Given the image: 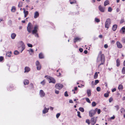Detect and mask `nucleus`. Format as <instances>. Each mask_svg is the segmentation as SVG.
Wrapping results in <instances>:
<instances>
[{
    "instance_id": "1",
    "label": "nucleus",
    "mask_w": 125,
    "mask_h": 125,
    "mask_svg": "<svg viewBox=\"0 0 125 125\" xmlns=\"http://www.w3.org/2000/svg\"><path fill=\"white\" fill-rule=\"evenodd\" d=\"M105 58L104 55L102 54L101 51H100L98 57L97 58V62L99 63V64L98 67H99L102 64H103L104 62Z\"/></svg>"
},
{
    "instance_id": "2",
    "label": "nucleus",
    "mask_w": 125,
    "mask_h": 125,
    "mask_svg": "<svg viewBox=\"0 0 125 125\" xmlns=\"http://www.w3.org/2000/svg\"><path fill=\"white\" fill-rule=\"evenodd\" d=\"M19 44V49L21 51V52H22L25 48V46L23 42L22 41L20 42Z\"/></svg>"
},
{
    "instance_id": "3",
    "label": "nucleus",
    "mask_w": 125,
    "mask_h": 125,
    "mask_svg": "<svg viewBox=\"0 0 125 125\" xmlns=\"http://www.w3.org/2000/svg\"><path fill=\"white\" fill-rule=\"evenodd\" d=\"M98 108H96L94 110H92L89 112V115L90 117H92L94 115L97 111Z\"/></svg>"
},
{
    "instance_id": "4",
    "label": "nucleus",
    "mask_w": 125,
    "mask_h": 125,
    "mask_svg": "<svg viewBox=\"0 0 125 125\" xmlns=\"http://www.w3.org/2000/svg\"><path fill=\"white\" fill-rule=\"evenodd\" d=\"M111 23L110 19H108L106 20L105 23V27L108 29Z\"/></svg>"
},
{
    "instance_id": "5",
    "label": "nucleus",
    "mask_w": 125,
    "mask_h": 125,
    "mask_svg": "<svg viewBox=\"0 0 125 125\" xmlns=\"http://www.w3.org/2000/svg\"><path fill=\"white\" fill-rule=\"evenodd\" d=\"M94 117H92L90 120V122L92 125H94L96 123V118Z\"/></svg>"
},
{
    "instance_id": "6",
    "label": "nucleus",
    "mask_w": 125,
    "mask_h": 125,
    "mask_svg": "<svg viewBox=\"0 0 125 125\" xmlns=\"http://www.w3.org/2000/svg\"><path fill=\"white\" fill-rule=\"evenodd\" d=\"M63 87V86L62 84L60 83L56 84L55 85V88L59 90L61 89Z\"/></svg>"
},
{
    "instance_id": "7",
    "label": "nucleus",
    "mask_w": 125,
    "mask_h": 125,
    "mask_svg": "<svg viewBox=\"0 0 125 125\" xmlns=\"http://www.w3.org/2000/svg\"><path fill=\"white\" fill-rule=\"evenodd\" d=\"M32 27L31 23L29 22L28 24V26L27 27V30L30 33L31 32V29Z\"/></svg>"
},
{
    "instance_id": "8",
    "label": "nucleus",
    "mask_w": 125,
    "mask_h": 125,
    "mask_svg": "<svg viewBox=\"0 0 125 125\" xmlns=\"http://www.w3.org/2000/svg\"><path fill=\"white\" fill-rule=\"evenodd\" d=\"M98 9L101 12H104L105 10V7H103L101 5H99L98 7Z\"/></svg>"
},
{
    "instance_id": "9",
    "label": "nucleus",
    "mask_w": 125,
    "mask_h": 125,
    "mask_svg": "<svg viewBox=\"0 0 125 125\" xmlns=\"http://www.w3.org/2000/svg\"><path fill=\"white\" fill-rule=\"evenodd\" d=\"M39 95L41 97H43L45 96V93L43 90H41L40 91Z\"/></svg>"
},
{
    "instance_id": "10",
    "label": "nucleus",
    "mask_w": 125,
    "mask_h": 125,
    "mask_svg": "<svg viewBox=\"0 0 125 125\" xmlns=\"http://www.w3.org/2000/svg\"><path fill=\"white\" fill-rule=\"evenodd\" d=\"M50 80V81H49V83H55L56 81L55 79L49 76L48 78Z\"/></svg>"
},
{
    "instance_id": "11",
    "label": "nucleus",
    "mask_w": 125,
    "mask_h": 125,
    "mask_svg": "<svg viewBox=\"0 0 125 125\" xmlns=\"http://www.w3.org/2000/svg\"><path fill=\"white\" fill-rule=\"evenodd\" d=\"M43 107H44V109L42 111V113L43 114H45L48 112L49 108H46L45 106V105Z\"/></svg>"
},
{
    "instance_id": "12",
    "label": "nucleus",
    "mask_w": 125,
    "mask_h": 125,
    "mask_svg": "<svg viewBox=\"0 0 125 125\" xmlns=\"http://www.w3.org/2000/svg\"><path fill=\"white\" fill-rule=\"evenodd\" d=\"M117 47L119 48H121L123 47L122 44L119 41H117L116 42Z\"/></svg>"
},
{
    "instance_id": "13",
    "label": "nucleus",
    "mask_w": 125,
    "mask_h": 125,
    "mask_svg": "<svg viewBox=\"0 0 125 125\" xmlns=\"http://www.w3.org/2000/svg\"><path fill=\"white\" fill-rule=\"evenodd\" d=\"M30 68L28 67H26L25 68L24 73H28L30 71Z\"/></svg>"
},
{
    "instance_id": "14",
    "label": "nucleus",
    "mask_w": 125,
    "mask_h": 125,
    "mask_svg": "<svg viewBox=\"0 0 125 125\" xmlns=\"http://www.w3.org/2000/svg\"><path fill=\"white\" fill-rule=\"evenodd\" d=\"M120 31L121 33L122 34L125 33V27H122L120 30Z\"/></svg>"
},
{
    "instance_id": "15",
    "label": "nucleus",
    "mask_w": 125,
    "mask_h": 125,
    "mask_svg": "<svg viewBox=\"0 0 125 125\" xmlns=\"http://www.w3.org/2000/svg\"><path fill=\"white\" fill-rule=\"evenodd\" d=\"M39 16V14L38 12L36 11L34 13V18H36L38 17Z\"/></svg>"
},
{
    "instance_id": "16",
    "label": "nucleus",
    "mask_w": 125,
    "mask_h": 125,
    "mask_svg": "<svg viewBox=\"0 0 125 125\" xmlns=\"http://www.w3.org/2000/svg\"><path fill=\"white\" fill-rule=\"evenodd\" d=\"M87 93L88 97H89L91 95V91L90 90H87Z\"/></svg>"
},
{
    "instance_id": "17",
    "label": "nucleus",
    "mask_w": 125,
    "mask_h": 125,
    "mask_svg": "<svg viewBox=\"0 0 125 125\" xmlns=\"http://www.w3.org/2000/svg\"><path fill=\"white\" fill-rule=\"evenodd\" d=\"M23 12L24 14V17L25 18L26 17L27 15L28 14V12L27 11H25V9H24Z\"/></svg>"
},
{
    "instance_id": "18",
    "label": "nucleus",
    "mask_w": 125,
    "mask_h": 125,
    "mask_svg": "<svg viewBox=\"0 0 125 125\" xmlns=\"http://www.w3.org/2000/svg\"><path fill=\"white\" fill-rule=\"evenodd\" d=\"M23 83L24 85H27L29 83V80L27 79H25Z\"/></svg>"
},
{
    "instance_id": "19",
    "label": "nucleus",
    "mask_w": 125,
    "mask_h": 125,
    "mask_svg": "<svg viewBox=\"0 0 125 125\" xmlns=\"http://www.w3.org/2000/svg\"><path fill=\"white\" fill-rule=\"evenodd\" d=\"M16 36V34L14 33H12L11 35V37L12 39H14Z\"/></svg>"
},
{
    "instance_id": "20",
    "label": "nucleus",
    "mask_w": 125,
    "mask_h": 125,
    "mask_svg": "<svg viewBox=\"0 0 125 125\" xmlns=\"http://www.w3.org/2000/svg\"><path fill=\"white\" fill-rule=\"evenodd\" d=\"M99 72H96L94 75V78L95 79H96L97 78L98 76V73H99Z\"/></svg>"
},
{
    "instance_id": "21",
    "label": "nucleus",
    "mask_w": 125,
    "mask_h": 125,
    "mask_svg": "<svg viewBox=\"0 0 125 125\" xmlns=\"http://www.w3.org/2000/svg\"><path fill=\"white\" fill-rule=\"evenodd\" d=\"M117 25H113L112 27V30L114 31H115L117 29Z\"/></svg>"
},
{
    "instance_id": "22",
    "label": "nucleus",
    "mask_w": 125,
    "mask_h": 125,
    "mask_svg": "<svg viewBox=\"0 0 125 125\" xmlns=\"http://www.w3.org/2000/svg\"><path fill=\"white\" fill-rule=\"evenodd\" d=\"M116 66L118 67L120 65V61L119 59H117L116 61Z\"/></svg>"
},
{
    "instance_id": "23",
    "label": "nucleus",
    "mask_w": 125,
    "mask_h": 125,
    "mask_svg": "<svg viewBox=\"0 0 125 125\" xmlns=\"http://www.w3.org/2000/svg\"><path fill=\"white\" fill-rule=\"evenodd\" d=\"M39 57L40 59H42L44 58V56L43 54L41 53L39 54Z\"/></svg>"
},
{
    "instance_id": "24",
    "label": "nucleus",
    "mask_w": 125,
    "mask_h": 125,
    "mask_svg": "<svg viewBox=\"0 0 125 125\" xmlns=\"http://www.w3.org/2000/svg\"><path fill=\"white\" fill-rule=\"evenodd\" d=\"M114 108L117 111L119 109V106L118 105H116L114 106Z\"/></svg>"
},
{
    "instance_id": "25",
    "label": "nucleus",
    "mask_w": 125,
    "mask_h": 125,
    "mask_svg": "<svg viewBox=\"0 0 125 125\" xmlns=\"http://www.w3.org/2000/svg\"><path fill=\"white\" fill-rule=\"evenodd\" d=\"M109 4V1L108 0H106L104 2V6H106Z\"/></svg>"
},
{
    "instance_id": "26",
    "label": "nucleus",
    "mask_w": 125,
    "mask_h": 125,
    "mask_svg": "<svg viewBox=\"0 0 125 125\" xmlns=\"http://www.w3.org/2000/svg\"><path fill=\"white\" fill-rule=\"evenodd\" d=\"M123 87L122 85L121 84H120L119 85L118 87V89L119 90H122L123 89Z\"/></svg>"
},
{
    "instance_id": "27",
    "label": "nucleus",
    "mask_w": 125,
    "mask_h": 125,
    "mask_svg": "<svg viewBox=\"0 0 125 125\" xmlns=\"http://www.w3.org/2000/svg\"><path fill=\"white\" fill-rule=\"evenodd\" d=\"M16 10V8L14 6H13L11 8V11L12 12H14Z\"/></svg>"
},
{
    "instance_id": "28",
    "label": "nucleus",
    "mask_w": 125,
    "mask_h": 125,
    "mask_svg": "<svg viewBox=\"0 0 125 125\" xmlns=\"http://www.w3.org/2000/svg\"><path fill=\"white\" fill-rule=\"evenodd\" d=\"M120 112L121 113H124L125 112V109L123 108H122L120 110Z\"/></svg>"
},
{
    "instance_id": "29",
    "label": "nucleus",
    "mask_w": 125,
    "mask_h": 125,
    "mask_svg": "<svg viewBox=\"0 0 125 125\" xmlns=\"http://www.w3.org/2000/svg\"><path fill=\"white\" fill-rule=\"evenodd\" d=\"M80 39L78 38V37H76L75 38L74 40V42L75 43L76 42H77Z\"/></svg>"
},
{
    "instance_id": "30",
    "label": "nucleus",
    "mask_w": 125,
    "mask_h": 125,
    "mask_svg": "<svg viewBox=\"0 0 125 125\" xmlns=\"http://www.w3.org/2000/svg\"><path fill=\"white\" fill-rule=\"evenodd\" d=\"M11 52H7L6 54V55L8 57H10L11 56Z\"/></svg>"
},
{
    "instance_id": "31",
    "label": "nucleus",
    "mask_w": 125,
    "mask_h": 125,
    "mask_svg": "<svg viewBox=\"0 0 125 125\" xmlns=\"http://www.w3.org/2000/svg\"><path fill=\"white\" fill-rule=\"evenodd\" d=\"M122 73L123 74H125V67H124L122 70Z\"/></svg>"
},
{
    "instance_id": "32",
    "label": "nucleus",
    "mask_w": 125,
    "mask_h": 125,
    "mask_svg": "<svg viewBox=\"0 0 125 125\" xmlns=\"http://www.w3.org/2000/svg\"><path fill=\"white\" fill-rule=\"evenodd\" d=\"M45 83L46 82L45 80H44L42 82H41L40 83L42 85H44L45 84Z\"/></svg>"
},
{
    "instance_id": "33",
    "label": "nucleus",
    "mask_w": 125,
    "mask_h": 125,
    "mask_svg": "<svg viewBox=\"0 0 125 125\" xmlns=\"http://www.w3.org/2000/svg\"><path fill=\"white\" fill-rule=\"evenodd\" d=\"M79 110L82 112H84V110L83 108L82 107H80L79 109Z\"/></svg>"
},
{
    "instance_id": "34",
    "label": "nucleus",
    "mask_w": 125,
    "mask_h": 125,
    "mask_svg": "<svg viewBox=\"0 0 125 125\" xmlns=\"http://www.w3.org/2000/svg\"><path fill=\"white\" fill-rule=\"evenodd\" d=\"M112 10V8L110 7H109L108 8V11L109 12H111Z\"/></svg>"
},
{
    "instance_id": "35",
    "label": "nucleus",
    "mask_w": 125,
    "mask_h": 125,
    "mask_svg": "<svg viewBox=\"0 0 125 125\" xmlns=\"http://www.w3.org/2000/svg\"><path fill=\"white\" fill-rule=\"evenodd\" d=\"M19 52L17 50L15 51L14 52V54L15 55H17L19 54Z\"/></svg>"
},
{
    "instance_id": "36",
    "label": "nucleus",
    "mask_w": 125,
    "mask_h": 125,
    "mask_svg": "<svg viewBox=\"0 0 125 125\" xmlns=\"http://www.w3.org/2000/svg\"><path fill=\"white\" fill-rule=\"evenodd\" d=\"M22 2H20L19 3L18 5V6L19 7H22Z\"/></svg>"
},
{
    "instance_id": "37",
    "label": "nucleus",
    "mask_w": 125,
    "mask_h": 125,
    "mask_svg": "<svg viewBox=\"0 0 125 125\" xmlns=\"http://www.w3.org/2000/svg\"><path fill=\"white\" fill-rule=\"evenodd\" d=\"M41 68V65H39L37 66V69L38 70H40Z\"/></svg>"
},
{
    "instance_id": "38",
    "label": "nucleus",
    "mask_w": 125,
    "mask_h": 125,
    "mask_svg": "<svg viewBox=\"0 0 125 125\" xmlns=\"http://www.w3.org/2000/svg\"><path fill=\"white\" fill-rule=\"evenodd\" d=\"M37 30L34 29L32 31V33L33 34H34L37 33Z\"/></svg>"
},
{
    "instance_id": "39",
    "label": "nucleus",
    "mask_w": 125,
    "mask_h": 125,
    "mask_svg": "<svg viewBox=\"0 0 125 125\" xmlns=\"http://www.w3.org/2000/svg\"><path fill=\"white\" fill-rule=\"evenodd\" d=\"M92 105L93 107H94L96 105V103L95 102H93L92 103Z\"/></svg>"
},
{
    "instance_id": "40",
    "label": "nucleus",
    "mask_w": 125,
    "mask_h": 125,
    "mask_svg": "<svg viewBox=\"0 0 125 125\" xmlns=\"http://www.w3.org/2000/svg\"><path fill=\"white\" fill-rule=\"evenodd\" d=\"M95 21L97 22H99L100 21V20L96 18H95Z\"/></svg>"
},
{
    "instance_id": "41",
    "label": "nucleus",
    "mask_w": 125,
    "mask_h": 125,
    "mask_svg": "<svg viewBox=\"0 0 125 125\" xmlns=\"http://www.w3.org/2000/svg\"><path fill=\"white\" fill-rule=\"evenodd\" d=\"M86 101L89 103H91V102L89 99L88 98H86Z\"/></svg>"
},
{
    "instance_id": "42",
    "label": "nucleus",
    "mask_w": 125,
    "mask_h": 125,
    "mask_svg": "<svg viewBox=\"0 0 125 125\" xmlns=\"http://www.w3.org/2000/svg\"><path fill=\"white\" fill-rule=\"evenodd\" d=\"M96 90L98 92H99L101 90V88L99 87H98L96 88Z\"/></svg>"
},
{
    "instance_id": "43",
    "label": "nucleus",
    "mask_w": 125,
    "mask_h": 125,
    "mask_svg": "<svg viewBox=\"0 0 125 125\" xmlns=\"http://www.w3.org/2000/svg\"><path fill=\"white\" fill-rule=\"evenodd\" d=\"M36 65L37 66L38 65H40V63L39 62L37 61H36Z\"/></svg>"
},
{
    "instance_id": "44",
    "label": "nucleus",
    "mask_w": 125,
    "mask_h": 125,
    "mask_svg": "<svg viewBox=\"0 0 125 125\" xmlns=\"http://www.w3.org/2000/svg\"><path fill=\"white\" fill-rule=\"evenodd\" d=\"M71 0H70L69 1L70 2V3L71 4H73V3H76V1L75 0H73L74 1V2H73V1L72 2V1H71Z\"/></svg>"
},
{
    "instance_id": "45",
    "label": "nucleus",
    "mask_w": 125,
    "mask_h": 125,
    "mask_svg": "<svg viewBox=\"0 0 125 125\" xmlns=\"http://www.w3.org/2000/svg\"><path fill=\"white\" fill-rule=\"evenodd\" d=\"M27 45L29 47H32V44L29 43H27Z\"/></svg>"
},
{
    "instance_id": "46",
    "label": "nucleus",
    "mask_w": 125,
    "mask_h": 125,
    "mask_svg": "<svg viewBox=\"0 0 125 125\" xmlns=\"http://www.w3.org/2000/svg\"><path fill=\"white\" fill-rule=\"evenodd\" d=\"M77 116L80 118H81V117L80 116V112L79 111H78L77 112Z\"/></svg>"
},
{
    "instance_id": "47",
    "label": "nucleus",
    "mask_w": 125,
    "mask_h": 125,
    "mask_svg": "<svg viewBox=\"0 0 125 125\" xmlns=\"http://www.w3.org/2000/svg\"><path fill=\"white\" fill-rule=\"evenodd\" d=\"M86 122L89 125L90 124V120L89 119L86 120Z\"/></svg>"
},
{
    "instance_id": "48",
    "label": "nucleus",
    "mask_w": 125,
    "mask_h": 125,
    "mask_svg": "<svg viewBox=\"0 0 125 125\" xmlns=\"http://www.w3.org/2000/svg\"><path fill=\"white\" fill-rule=\"evenodd\" d=\"M109 96V94L108 93H105L104 94V96L105 97H107Z\"/></svg>"
},
{
    "instance_id": "49",
    "label": "nucleus",
    "mask_w": 125,
    "mask_h": 125,
    "mask_svg": "<svg viewBox=\"0 0 125 125\" xmlns=\"http://www.w3.org/2000/svg\"><path fill=\"white\" fill-rule=\"evenodd\" d=\"M99 81L98 80H96L95 81V83H94L95 85H96L97 83H99Z\"/></svg>"
},
{
    "instance_id": "50",
    "label": "nucleus",
    "mask_w": 125,
    "mask_h": 125,
    "mask_svg": "<svg viewBox=\"0 0 125 125\" xmlns=\"http://www.w3.org/2000/svg\"><path fill=\"white\" fill-rule=\"evenodd\" d=\"M60 115V114L59 113H57L56 115V117L57 118H58Z\"/></svg>"
},
{
    "instance_id": "51",
    "label": "nucleus",
    "mask_w": 125,
    "mask_h": 125,
    "mask_svg": "<svg viewBox=\"0 0 125 125\" xmlns=\"http://www.w3.org/2000/svg\"><path fill=\"white\" fill-rule=\"evenodd\" d=\"M113 100V99L112 98H110L109 99V102L110 103H111Z\"/></svg>"
},
{
    "instance_id": "52",
    "label": "nucleus",
    "mask_w": 125,
    "mask_h": 125,
    "mask_svg": "<svg viewBox=\"0 0 125 125\" xmlns=\"http://www.w3.org/2000/svg\"><path fill=\"white\" fill-rule=\"evenodd\" d=\"M97 113H98V114H100V112H101V110L100 109H98V110H97Z\"/></svg>"
},
{
    "instance_id": "53",
    "label": "nucleus",
    "mask_w": 125,
    "mask_h": 125,
    "mask_svg": "<svg viewBox=\"0 0 125 125\" xmlns=\"http://www.w3.org/2000/svg\"><path fill=\"white\" fill-rule=\"evenodd\" d=\"M29 52H33V50L31 49H30L29 50H28Z\"/></svg>"
},
{
    "instance_id": "54",
    "label": "nucleus",
    "mask_w": 125,
    "mask_h": 125,
    "mask_svg": "<svg viewBox=\"0 0 125 125\" xmlns=\"http://www.w3.org/2000/svg\"><path fill=\"white\" fill-rule=\"evenodd\" d=\"M64 95L65 96H66V97H67V96H68V94L66 91L65 92Z\"/></svg>"
},
{
    "instance_id": "55",
    "label": "nucleus",
    "mask_w": 125,
    "mask_h": 125,
    "mask_svg": "<svg viewBox=\"0 0 125 125\" xmlns=\"http://www.w3.org/2000/svg\"><path fill=\"white\" fill-rule=\"evenodd\" d=\"M38 26L37 25H36L35 26V27H34V29H35V30H37V29L38 28Z\"/></svg>"
},
{
    "instance_id": "56",
    "label": "nucleus",
    "mask_w": 125,
    "mask_h": 125,
    "mask_svg": "<svg viewBox=\"0 0 125 125\" xmlns=\"http://www.w3.org/2000/svg\"><path fill=\"white\" fill-rule=\"evenodd\" d=\"M122 41L123 43L125 42V39L124 38H123L122 40Z\"/></svg>"
},
{
    "instance_id": "57",
    "label": "nucleus",
    "mask_w": 125,
    "mask_h": 125,
    "mask_svg": "<svg viewBox=\"0 0 125 125\" xmlns=\"http://www.w3.org/2000/svg\"><path fill=\"white\" fill-rule=\"evenodd\" d=\"M3 59V57L2 56L0 57V62L2 61Z\"/></svg>"
},
{
    "instance_id": "58",
    "label": "nucleus",
    "mask_w": 125,
    "mask_h": 125,
    "mask_svg": "<svg viewBox=\"0 0 125 125\" xmlns=\"http://www.w3.org/2000/svg\"><path fill=\"white\" fill-rule=\"evenodd\" d=\"M59 91L58 90H55V93L57 94H58L59 93Z\"/></svg>"
},
{
    "instance_id": "59",
    "label": "nucleus",
    "mask_w": 125,
    "mask_h": 125,
    "mask_svg": "<svg viewBox=\"0 0 125 125\" xmlns=\"http://www.w3.org/2000/svg\"><path fill=\"white\" fill-rule=\"evenodd\" d=\"M108 47V46L107 44H105L104 45V47L105 48H107Z\"/></svg>"
},
{
    "instance_id": "60",
    "label": "nucleus",
    "mask_w": 125,
    "mask_h": 125,
    "mask_svg": "<svg viewBox=\"0 0 125 125\" xmlns=\"http://www.w3.org/2000/svg\"><path fill=\"white\" fill-rule=\"evenodd\" d=\"M79 50L81 52H82L83 51V50L82 48L79 49Z\"/></svg>"
},
{
    "instance_id": "61",
    "label": "nucleus",
    "mask_w": 125,
    "mask_h": 125,
    "mask_svg": "<svg viewBox=\"0 0 125 125\" xmlns=\"http://www.w3.org/2000/svg\"><path fill=\"white\" fill-rule=\"evenodd\" d=\"M124 22V20L123 19H122L120 21V23H123Z\"/></svg>"
},
{
    "instance_id": "62",
    "label": "nucleus",
    "mask_w": 125,
    "mask_h": 125,
    "mask_svg": "<svg viewBox=\"0 0 125 125\" xmlns=\"http://www.w3.org/2000/svg\"><path fill=\"white\" fill-rule=\"evenodd\" d=\"M116 90V89L115 88H114L112 90V92H114V91H115Z\"/></svg>"
},
{
    "instance_id": "63",
    "label": "nucleus",
    "mask_w": 125,
    "mask_h": 125,
    "mask_svg": "<svg viewBox=\"0 0 125 125\" xmlns=\"http://www.w3.org/2000/svg\"><path fill=\"white\" fill-rule=\"evenodd\" d=\"M116 11L117 12H118L120 11V9L118 8H117L116 9Z\"/></svg>"
},
{
    "instance_id": "64",
    "label": "nucleus",
    "mask_w": 125,
    "mask_h": 125,
    "mask_svg": "<svg viewBox=\"0 0 125 125\" xmlns=\"http://www.w3.org/2000/svg\"><path fill=\"white\" fill-rule=\"evenodd\" d=\"M50 109L51 110H52L53 109V108L52 107H50Z\"/></svg>"
}]
</instances>
